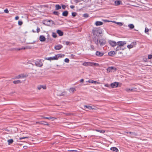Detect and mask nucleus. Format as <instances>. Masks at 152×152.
I'll list each match as a JSON object with an SVG mask.
<instances>
[{"label":"nucleus","mask_w":152,"mask_h":152,"mask_svg":"<svg viewBox=\"0 0 152 152\" xmlns=\"http://www.w3.org/2000/svg\"><path fill=\"white\" fill-rule=\"evenodd\" d=\"M92 32L94 35L96 36H99L102 33L101 29L97 28H94L92 30Z\"/></svg>","instance_id":"nucleus-1"},{"label":"nucleus","mask_w":152,"mask_h":152,"mask_svg":"<svg viewBox=\"0 0 152 152\" xmlns=\"http://www.w3.org/2000/svg\"><path fill=\"white\" fill-rule=\"evenodd\" d=\"M35 65L37 66L41 67L43 65V63L41 60H38L35 62Z\"/></svg>","instance_id":"nucleus-2"},{"label":"nucleus","mask_w":152,"mask_h":152,"mask_svg":"<svg viewBox=\"0 0 152 152\" xmlns=\"http://www.w3.org/2000/svg\"><path fill=\"white\" fill-rule=\"evenodd\" d=\"M107 73L109 72H114L116 70V68L113 66L109 67L106 69Z\"/></svg>","instance_id":"nucleus-3"},{"label":"nucleus","mask_w":152,"mask_h":152,"mask_svg":"<svg viewBox=\"0 0 152 152\" xmlns=\"http://www.w3.org/2000/svg\"><path fill=\"white\" fill-rule=\"evenodd\" d=\"M99 42L101 46H103L106 43V40L104 39H101L99 40Z\"/></svg>","instance_id":"nucleus-4"},{"label":"nucleus","mask_w":152,"mask_h":152,"mask_svg":"<svg viewBox=\"0 0 152 152\" xmlns=\"http://www.w3.org/2000/svg\"><path fill=\"white\" fill-rule=\"evenodd\" d=\"M46 60H58V58L56 55H55V56L53 57H50L48 58H45Z\"/></svg>","instance_id":"nucleus-5"},{"label":"nucleus","mask_w":152,"mask_h":152,"mask_svg":"<svg viewBox=\"0 0 152 152\" xmlns=\"http://www.w3.org/2000/svg\"><path fill=\"white\" fill-rule=\"evenodd\" d=\"M27 75H24L23 74L19 75L18 76H16L15 77V79H20V78H23L27 77Z\"/></svg>","instance_id":"nucleus-6"},{"label":"nucleus","mask_w":152,"mask_h":152,"mask_svg":"<svg viewBox=\"0 0 152 152\" xmlns=\"http://www.w3.org/2000/svg\"><path fill=\"white\" fill-rule=\"evenodd\" d=\"M108 42L113 47H115L117 45V43L114 41L109 40Z\"/></svg>","instance_id":"nucleus-7"},{"label":"nucleus","mask_w":152,"mask_h":152,"mask_svg":"<svg viewBox=\"0 0 152 152\" xmlns=\"http://www.w3.org/2000/svg\"><path fill=\"white\" fill-rule=\"evenodd\" d=\"M118 83L117 82H114L111 84L110 86L112 88H116L118 87Z\"/></svg>","instance_id":"nucleus-8"},{"label":"nucleus","mask_w":152,"mask_h":152,"mask_svg":"<svg viewBox=\"0 0 152 152\" xmlns=\"http://www.w3.org/2000/svg\"><path fill=\"white\" fill-rule=\"evenodd\" d=\"M126 44V42L125 41H120L118 42L117 43V44L120 46H123Z\"/></svg>","instance_id":"nucleus-9"},{"label":"nucleus","mask_w":152,"mask_h":152,"mask_svg":"<svg viewBox=\"0 0 152 152\" xmlns=\"http://www.w3.org/2000/svg\"><path fill=\"white\" fill-rule=\"evenodd\" d=\"M63 46L61 45H56L54 47V48L56 50H58L62 48Z\"/></svg>","instance_id":"nucleus-10"},{"label":"nucleus","mask_w":152,"mask_h":152,"mask_svg":"<svg viewBox=\"0 0 152 152\" xmlns=\"http://www.w3.org/2000/svg\"><path fill=\"white\" fill-rule=\"evenodd\" d=\"M89 66H99V64L96 63L90 62V64L89 65Z\"/></svg>","instance_id":"nucleus-11"},{"label":"nucleus","mask_w":152,"mask_h":152,"mask_svg":"<svg viewBox=\"0 0 152 152\" xmlns=\"http://www.w3.org/2000/svg\"><path fill=\"white\" fill-rule=\"evenodd\" d=\"M96 55L99 57H102L104 55L102 52H100L99 51H96L95 53Z\"/></svg>","instance_id":"nucleus-12"},{"label":"nucleus","mask_w":152,"mask_h":152,"mask_svg":"<svg viewBox=\"0 0 152 152\" xmlns=\"http://www.w3.org/2000/svg\"><path fill=\"white\" fill-rule=\"evenodd\" d=\"M110 149L113 151L114 152H118L119 151L117 148L114 147H111Z\"/></svg>","instance_id":"nucleus-13"},{"label":"nucleus","mask_w":152,"mask_h":152,"mask_svg":"<svg viewBox=\"0 0 152 152\" xmlns=\"http://www.w3.org/2000/svg\"><path fill=\"white\" fill-rule=\"evenodd\" d=\"M45 37L44 36L42 35L40 36L39 39L40 41L44 42L45 41Z\"/></svg>","instance_id":"nucleus-14"},{"label":"nucleus","mask_w":152,"mask_h":152,"mask_svg":"<svg viewBox=\"0 0 152 152\" xmlns=\"http://www.w3.org/2000/svg\"><path fill=\"white\" fill-rule=\"evenodd\" d=\"M42 88L44 89H45L46 88V87L45 86L39 85L37 86V89L39 90H40Z\"/></svg>","instance_id":"nucleus-15"},{"label":"nucleus","mask_w":152,"mask_h":152,"mask_svg":"<svg viewBox=\"0 0 152 152\" xmlns=\"http://www.w3.org/2000/svg\"><path fill=\"white\" fill-rule=\"evenodd\" d=\"M93 40L95 44L97 45H98L99 41L98 39L96 37H94L93 38Z\"/></svg>","instance_id":"nucleus-16"},{"label":"nucleus","mask_w":152,"mask_h":152,"mask_svg":"<svg viewBox=\"0 0 152 152\" xmlns=\"http://www.w3.org/2000/svg\"><path fill=\"white\" fill-rule=\"evenodd\" d=\"M41 118H45V119H49V120H50V119H53V120H54V119H56V118L53 117H46L42 116Z\"/></svg>","instance_id":"nucleus-17"},{"label":"nucleus","mask_w":152,"mask_h":152,"mask_svg":"<svg viewBox=\"0 0 152 152\" xmlns=\"http://www.w3.org/2000/svg\"><path fill=\"white\" fill-rule=\"evenodd\" d=\"M57 33L60 36H62L63 35V32L60 30H57Z\"/></svg>","instance_id":"nucleus-18"},{"label":"nucleus","mask_w":152,"mask_h":152,"mask_svg":"<svg viewBox=\"0 0 152 152\" xmlns=\"http://www.w3.org/2000/svg\"><path fill=\"white\" fill-rule=\"evenodd\" d=\"M103 22L100 21H97L95 23V25L96 26H101L103 24Z\"/></svg>","instance_id":"nucleus-19"},{"label":"nucleus","mask_w":152,"mask_h":152,"mask_svg":"<svg viewBox=\"0 0 152 152\" xmlns=\"http://www.w3.org/2000/svg\"><path fill=\"white\" fill-rule=\"evenodd\" d=\"M84 109L88 108V109L90 110L92 109L93 110L94 109L91 106H89V105H84Z\"/></svg>","instance_id":"nucleus-20"},{"label":"nucleus","mask_w":152,"mask_h":152,"mask_svg":"<svg viewBox=\"0 0 152 152\" xmlns=\"http://www.w3.org/2000/svg\"><path fill=\"white\" fill-rule=\"evenodd\" d=\"M115 54V53L114 51H110L108 53V55L110 56H112Z\"/></svg>","instance_id":"nucleus-21"},{"label":"nucleus","mask_w":152,"mask_h":152,"mask_svg":"<svg viewBox=\"0 0 152 152\" xmlns=\"http://www.w3.org/2000/svg\"><path fill=\"white\" fill-rule=\"evenodd\" d=\"M68 11H64L62 13V15L65 17L67 16L68 15Z\"/></svg>","instance_id":"nucleus-22"},{"label":"nucleus","mask_w":152,"mask_h":152,"mask_svg":"<svg viewBox=\"0 0 152 152\" xmlns=\"http://www.w3.org/2000/svg\"><path fill=\"white\" fill-rule=\"evenodd\" d=\"M22 83V81L19 80H15L13 81V83L14 84H19L20 83Z\"/></svg>","instance_id":"nucleus-23"},{"label":"nucleus","mask_w":152,"mask_h":152,"mask_svg":"<svg viewBox=\"0 0 152 152\" xmlns=\"http://www.w3.org/2000/svg\"><path fill=\"white\" fill-rule=\"evenodd\" d=\"M58 59L59 57H63L64 56V55L63 54H58L56 55Z\"/></svg>","instance_id":"nucleus-24"},{"label":"nucleus","mask_w":152,"mask_h":152,"mask_svg":"<svg viewBox=\"0 0 152 152\" xmlns=\"http://www.w3.org/2000/svg\"><path fill=\"white\" fill-rule=\"evenodd\" d=\"M121 3V1H115V4L116 6H118Z\"/></svg>","instance_id":"nucleus-25"},{"label":"nucleus","mask_w":152,"mask_h":152,"mask_svg":"<svg viewBox=\"0 0 152 152\" xmlns=\"http://www.w3.org/2000/svg\"><path fill=\"white\" fill-rule=\"evenodd\" d=\"M90 64V62H85L83 63V65L85 66H89Z\"/></svg>","instance_id":"nucleus-26"},{"label":"nucleus","mask_w":152,"mask_h":152,"mask_svg":"<svg viewBox=\"0 0 152 152\" xmlns=\"http://www.w3.org/2000/svg\"><path fill=\"white\" fill-rule=\"evenodd\" d=\"M128 27L130 29H133L134 28V26L132 24H129L128 25Z\"/></svg>","instance_id":"nucleus-27"},{"label":"nucleus","mask_w":152,"mask_h":152,"mask_svg":"<svg viewBox=\"0 0 152 152\" xmlns=\"http://www.w3.org/2000/svg\"><path fill=\"white\" fill-rule=\"evenodd\" d=\"M7 142L8 143V144L10 145L13 142V140L12 139L8 140H7Z\"/></svg>","instance_id":"nucleus-28"},{"label":"nucleus","mask_w":152,"mask_h":152,"mask_svg":"<svg viewBox=\"0 0 152 152\" xmlns=\"http://www.w3.org/2000/svg\"><path fill=\"white\" fill-rule=\"evenodd\" d=\"M134 89V88H127L125 89V90L128 92H129L131 91H133Z\"/></svg>","instance_id":"nucleus-29"},{"label":"nucleus","mask_w":152,"mask_h":152,"mask_svg":"<svg viewBox=\"0 0 152 152\" xmlns=\"http://www.w3.org/2000/svg\"><path fill=\"white\" fill-rule=\"evenodd\" d=\"M76 91V89L75 88H71L69 89V91L70 92H73L74 91Z\"/></svg>","instance_id":"nucleus-30"},{"label":"nucleus","mask_w":152,"mask_h":152,"mask_svg":"<svg viewBox=\"0 0 152 152\" xmlns=\"http://www.w3.org/2000/svg\"><path fill=\"white\" fill-rule=\"evenodd\" d=\"M55 7L56 10H58L61 8V7L58 4H56Z\"/></svg>","instance_id":"nucleus-31"},{"label":"nucleus","mask_w":152,"mask_h":152,"mask_svg":"<svg viewBox=\"0 0 152 152\" xmlns=\"http://www.w3.org/2000/svg\"><path fill=\"white\" fill-rule=\"evenodd\" d=\"M91 83H94L95 84H99V83L97 82V81H94V80H91V82H90Z\"/></svg>","instance_id":"nucleus-32"},{"label":"nucleus","mask_w":152,"mask_h":152,"mask_svg":"<svg viewBox=\"0 0 152 152\" xmlns=\"http://www.w3.org/2000/svg\"><path fill=\"white\" fill-rule=\"evenodd\" d=\"M95 131L96 132H99L101 133H104L105 132V131L104 130H100L98 129H96Z\"/></svg>","instance_id":"nucleus-33"},{"label":"nucleus","mask_w":152,"mask_h":152,"mask_svg":"<svg viewBox=\"0 0 152 152\" xmlns=\"http://www.w3.org/2000/svg\"><path fill=\"white\" fill-rule=\"evenodd\" d=\"M42 124H44V125H46L47 126L49 125V124L47 122L45 121H42Z\"/></svg>","instance_id":"nucleus-34"},{"label":"nucleus","mask_w":152,"mask_h":152,"mask_svg":"<svg viewBox=\"0 0 152 152\" xmlns=\"http://www.w3.org/2000/svg\"><path fill=\"white\" fill-rule=\"evenodd\" d=\"M115 23L119 26H121L123 25V23L121 22H115Z\"/></svg>","instance_id":"nucleus-35"},{"label":"nucleus","mask_w":152,"mask_h":152,"mask_svg":"<svg viewBox=\"0 0 152 152\" xmlns=\"http://www.w3.org/2000/svg\"><path fill=\"white\" fill-rule=\"evenodd\" d=\"M52 36L54 38H56L57 37V35L55 33L53 32L52 33Z\"/></svg>","instance_id":"nucleus-36"},{"label":"nucleus","mask_w":152,"mask_h":152,"mask_svg":"<svg viewBox=\"0 0 152 152\" xmlns=\"http://www.w3.org/2000/svg\"><path fill=\"white\" fill-rule=\"evenodd\" d=\"M133 46L132 45H127V47L128 48L130 49L133 48Z\"/></svg>","instance_id":"nucleus-37"},{"label":"nucleus","mask_w":152,"mask_h":152,"mask_svg":"<svg viewBox=\"0 0 152 152\" xmlns=\"http://www.w3.org/2000/svg\"><path fill=\"white\" fill-rule=\"evenodd\" d=\"M64 61L66 62V63H69V59L68 58H66L64 60Z\"/></svg>","instance_id":"nucleus-38"},{"label":"nucleus","mask_w":152,"mask_h":152,"mask_svg":"<svg viewBox=\"0 0 152 152\" xmlns=\"http://www.w3.org/2000/svg\"><path fill=\"white\" fill-rule=\"evenodd\" d=\"M121 49V48L120 46H117L116 48V51H118L119 50H120Z\"/></svg>","instance_id":"nucleus-39"},{"label":"nucleus","mask_w":152,"mask_h":152,"mask_svg":"<svg viewBox=\"0 0 152 152\" xmlns=\"http://www.w3.org/2000/svg\"><path fill=\"white\" fill-rule=\"evenodd\" d=\"M90 50H94V45H90Z\"/></svg>","instance_id":"nucleus-40"},{"label":"nucleus","mask_w":152,"mask_h":152,"mask_svg":"<svg viewBox=\"0 0 152 152\" xmlns=\"http://www.w3.org/2000/svg\"><path fill=\"white\" fill-rule=\"evenodd\" d=\"M89 15L88 14L85 13L84 14L83 16L86 18H87L88 17Z\"/></svg>","instance_id":"nucleus-41"},{"label":"nucleus","mask_w":152,"mask_h":152,"mask_svg":"<svg viewBox=\"0 0 152 152\" xmlns=\"http://www.w3.org/2000/svg\"><path fill=\"white\" fill-rule=\"evenodd\" d=\"M65 44L66 45H71V43L69 41H66L65 42Z\"/></svg>","instance_id":"nucleus-42"},{"label":"nucleus","mask_w":152,"mask_h":152,"mask_svg":"<svg viewBox=\"0 0 152 152\" xmlns=\"http://www.w3.org/2000/svg\"><path fill=\"white\" fill-rule=\"evenodd\" d=\"M148 31H149V29L147 28L146 27L145 28V33H147V32H148Z\"/></svg>","instance_id":"nucleus-43"},{"label":"nucleus","mask_w":152,"mask_h":152,"mask_svg":"<svg viewBox=\"0 0 152 152\" xmlns=\"http://www.w3.org/2000/svg\"><path fill=\"white\" fill-rule=\"evenodd\" d=\"M76 14H77L75 12H73L72 13V16H73V17H75L76 16Z\"/></svg>","instance_id":"nucleus-44"},{"label":"nucleus","mask_w":152,"mask_h":152,"mask_svg":"<svg viewBox=\"0 0 152 152\" xmlns=\"http://www.w3.org/2000/svg\"><path fill=\"white\" fill-rule=\"evenodd\" d=\"M53 13L54 15H59L57 11H54L53 12Z\"/></svg>","instance_id":"nucleus-45"},{"label":"nucleus","mask_w":152,"mask_h":152,"mask_svg":"<svg viewBox=\"0 0 152 152\" xmlns=\"http://www.w3.org/2000/svg\"><path fill=\"white\" fill-rule=\"evenodd\" d=\"M22 24H23V22L19 20L18 21V24L20 26V25H22Z\"/></svg>","instance_id":"nucleus-46"},{"label":"nucleus","mask_w":152,"mask_h":152,"mask_svg":"<svg viewBox=\"0 0 152 152\" xmlns=\"http://www.w3.org/2000/svg\"><path fill=\"white\" fill-rule=\"evenodd\" d=\"M32 47L30 46H28L26 47V49H31Z\"/></svg>","instance_id":"nucleus-47"},{"label":"nucleus","mask_w":152,"mask_h":152,"mask_svg":"<svg viewBox=\"0 0 152 152\" xmlns=\"http://www.w3.org/2000/svg\"><path fill=\"white\" fill-rule=\"evenodd\" d=\"M148 58L149 59H152V55H149L148 56Z\"/></svg>","instance_id":"nucleus-48"},{"label":"nucleus","mask_w":152,"mask_h":152,"mask_svg":"<svg viewBox=\"0 0 152 152\" xmlns=\"http://www.w3.org/2000/svg\"><path fill=\"white\" fill-rule=\"evenodd\" d=\"M4 12L6 13H8L9 12V11L7 9H6L4 10Z\"/></svg>","instance_id":"nucleus-49"},{"label":"nucleus","mask_w":152,"mask_h":152,"mask_svg":"<svg viewBox=\"0 0 152 152\" xmlns=\"http://www.w3.org/2000/svg\"><path fill=\"white\" fill-rule=\"evenodd\" d=\"M40 29L39 27H37V33H39L40 31Z\"/></svg>","instance_id":"nucleus-50"},{"label":"nucleus","mask_w":152,"mask_h":152,"mask_svg":"<svg viewBox=\"0 0 152 152\" xmlns=\"http://www.w3.org/2000/svg\"><path fill=\"white\" fill-rule=\"evenodd\" d=\"M28 138V137H20L19 138V140H21L23 139Z\"/></svg>","instance_id":"nucleus-51"},{"label":"nucleus","mask_w":152,"mask_h":152,"mask_svg":"<svg viewBox=\"0 0 152 152\" xmlns=\"http://www.w3.org/2000/svg\"><path fill=\"white\" fill-rule=\"evenodd\" d=\"M35 41H34L33 42L27 43L26 44H33L35 43Z\"/></svg>","instance_id":"nucleus-52"},{"label":"nucleus","mask_w":152,"mask_h":152,"mask_svg":"<svg viewBox=\"0 0 152 152\" xmlns=\"http://www.w3.org/2000/svg\"><path fill=\"white\" fill-rule=\"evenodd\" d=\"M66 7V6L64 5H62V8L63 9H65Z\"/></svg>","instance_id":"nucleus-53"},{"label":"nucleus","mask_w":152,"mask_h":152,"mask_svg":"<svg viewBox=\"0 0 152 152\" xmlns=\"http://www.w3.org/2000/svg\"><path fill=\"white\" fill-rule=\"evenodd\" d=\"M19 17L18 16H16L15 18V19L16 20H18L19 19Z\"/></svg>","instance_id":"nucleus-54"},{"label":"nucleus","mask_w":152,"mask_h":152,"mask_svg":"<svg viewBox=\"0 0 152 152\" xmlns=\"http://www.w3.org/2000/svg\"><path fill=\"white\" fill-rule=\"evenodd\" d=\"M70 7L71 9H73L75 7V6L73 5H71L70 6Z\"/></svg>","instance_id":"nucleus-55"},{"label":"nucleus","mask_w":152,"mask_h":152,"mask_svg":"<svg viewBox=\"0 0 152 152\" xmlns=\"http://www.w3.org/2000/svg\"><path fill=\"white\" fill-rule=\"evenodd\" d=\"M15 50H22V48H16Z\"/></svg>","instance_id":"nucleus-56"},{"label":"nucleus","mask_w":152,"mask_h":152,"mask_svg":"<svg viewBox=\"0 0 152 152\" xmlns=\"http://www.w3.org/2000/svg\"><path fill=\"white\" fill-rule=\"evenodd\" d=\"M70 56L72 58H74L75 56V55H74L72 54Z\"/></svg>","instance_id":"nucleus-57"},{"label":"nucleus","mask_w":152,"mask_h":152,"mask_svg":"<svg viewBox=\"0 0 152 152\" xmlns=\"http://www.w3.org/2000/svg\"><path fill=\"white\" fill-rule=\"evenodd\" d=\"M83 81H84V80L83 79H81L80 80V82L83 83Z\"/></svg>","instance_id":"nucleus-58"},{"label":"nucleus","mask_w":152,"mask_h":152,"mask_svg":"<svg viewBox=\"0 0 152 152\" xmlns=\"http://www.w3.org/2000/svg\"><path fill=\"white\" fill-rule=\"evenodd\" d=\"M64 95L63 93H61V94H57V95L58 96H62Z\"/></svg>","instance_id":"nucleus-59"},{"label":"nucleus","mask_w":152,"mask_h":152,"mask_svg":"<svg viewBox=\"0 0 152 152\" xmlns=\"http://www.w3.org/2000/svg\"><path fill=\"white\" fill-rule=\"evenodd\" d=\"M36 123L41 124H42V121H41V122H36Z\"/></svg>","instance_id":"nucleus-60"},{"label":"nucleus","mask_w":152,"mask_h":152,"mask_svg":"<svg viewBox=\"0 0 152 152\" xmlns=\"http://www.w3.org/2000/svg\"><path fill=\"white\" fill-rule=\"evenodd\" d=\"M22 48V50H23V49L25 50V49H26V47H22V48Z\"/></svg>","instance_id":"nucleus-61"},{"label":"nucleus","mask_w":152,"mask_h":152,"mask_svg":"<svg viewBox=\"0 0 152 152\" xmlns=\"http://www.w3.org/2000/svg\"><path fill=\"white\" fill-rule=\"evenodd\" d=\"M104 21L105 22H110V21L109 20H105Z\"/></svg>","instance_id":"nucleus-62"},{"label":"nucleus","mask_w":152,"mask_h":152,"mask_svg":"<svg viewBox=\"0 0 152 152\" xmlns=\"http://www.w3.org/2000/svg\"><path fill=\"white\" fill-rule=\"evenodd\" d=\"M129 133L130 134H134L133 132H129Z\"/></svg>","instance_id":"nucleus-63"},{"label":"nucleus","mask_w":152,"mask_h":152,"mask_svg":"<svg viewBox=\"0 0 152 152\" xmlns=\"http://www.w3.org/2000/svg\"><path fill=\"white\" fill-rule=\"evenodd\" d=\"M87 82H88L89 83H91L90 82H91V80H88Z\"/></svg>","instance_id":"nucleus-64"}]
</instances>
